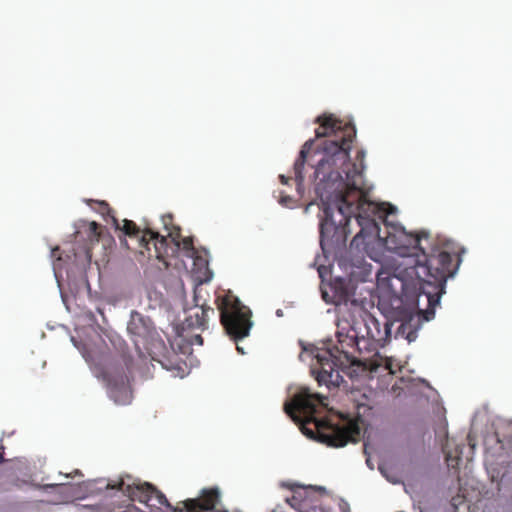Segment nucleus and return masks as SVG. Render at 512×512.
<instances>
[{
	"label": "nucleus",
	"instance_id": "obj_1",
	"mask_svg": "<svg viewBox=\"0 0 512 512\" xmlns=\"http://www.w3.org/2000/svg\"><path fill=\"white\" fill-rule=\"evenodd\" d=\"M320 124L316 137H328L324 155L315 167V193L320 200L323 218L320 222V243L346 234L351 218L360 230L351 245L378 241L401 258L395 276L401 280L420 282L419 297L425 296L428 307L424 319L431 320L440 298L445 293L447 279L454 276L461 262L460 255L451 251L450 242L433 243L428 232L407 233L404 228L390 226L387 216L394 209L386 203L368 199L361 188L365 152L357 151V162L349 160L351 144L356 137L355 126L342 123L333 115L317 118Z\"/></svg>",
	"mask_w": 512,
	"mask_h": 512
},
{
	"label": "nucleus",
	"instance_id": "obj_2",
	"mask_svg": "<svg viewBox=\"0 0 512 512\" xmlns=\"http://www.w3.org/2000/svg\"><path fill=\"white\" fill-rule=\"evenodd\" d=\"M327 400L326 396L303 390L294 396L291 403L285 404L284 410L300 424L301 432L311 439L335 448L357 442L361 435L357 419L339 425L316 417L319 407H327Z\"/></svg>",
	"mask_w": 512,
	"mask_h": 512
},
{
	"label": "nucleus",
	"instance_id": "obj_3",
	"mask_svg": "<svg viewBox=\"0 0 512 512\" xmlns=\"http://www.w3.org/2000/svg\"><path fill=\"white\" fill-rule=\"evenodd\" d=\"M123 491L133 501H138L150 508L165 506L172 512H211L220 503V491L217 487L204 488L197 498L187 499L172 506L166 496L154 485L148 482L125 484L121 480L117 485L112 486Z\"/></svg>",
	"mask_w": 512,
	"mask_h": 512
},
{
	"label": "nucleus",
	"instance_id": "obj_4",
	"mask_svg": "<svg viewBox=\"0 0 512 512\" xmlns=\"http://www.w3.org/2000/svg\"><path fill=\"white\" fill-rule=\"evenodd\" d=\"M215 303L220 312V322L227 334L234 341L247 337L252 327L251 310L231 291L217 296Z\"/></svg>",
	"mask_w": 512,
	"mask_h": 512
},
{
	"label": "nucleus",
	"instance_id": "obj_5",
	"mask_svg": "<svg viewBox=\"0 0 512 512\" xmlns=\"http://www.w3.org/2000/svg\"><path fill=\"white\" fill-rule=\"evenodd\" d=\"M133 359L126 354L110 361L103 371V379L109 388L110 396L116 403H126L131 395L129 373Z\"/></svg>",
	"mask_w": 512,
	"mask_h": 512
},
{
	"label": "nucleus",
	"instance_id": "obj_6",
	"mask_svg": "<svg viewBox=\"0 0 512 512\" xmlns=\"http://www.w3.org/2000/svg\"><path fill=\"white\" fill-rule=\"evenodd\" d=\"M111 224L116 230L122 231L125 236L137 239L139 246L146 249L148 252L151 250L150 244L152 243L157 259L164 261V259L168 257L167 238L161 236L158 232H154L151 229L141 231L134 221L124 219L120 222L115 215H111Z\"/></svg>",
	"mask_w": 512,
	"mask_h": 512
},
{
	"label": "nucleus",
	"instance_id": "obj_7",
	"mask_svg": "<svg viewBox=\"0 0 512 512\" xmlns=\"http://www.w3.org/2000/svg\"><path fill=\"white\" fill-rule=\"evenodd\" d=\"M365 333L361 337L363 341L365 338L369 342V346L376 348V346H384L391 335V324L385 321L383 324L379 322L373 315L367 314L364 319Z\"/></svg>",
	"mask_w": 512,
	"mask_h": 512
},
{
	"label": "nucleus",
	"instance_id": "obj_8",
	"mask_svg": "<svg viewBox=\"0 0 512 512\" xmlns=\"http://www.w3.org/2000/svg\"><path fill=\"white\" fill-rule=\"evenodd\" d=\"M317 362L320 366L317 372L318 383L325 384L326 386H338L339 381L342 379L338 368V359L331 353L330 350L317 355Z\"/></svg>",
	"mask_w": 512,
	"mask_h": 512
},
{
	"label": "nucleus",
	"instance_id": "obj_9",
	"mask_svg": "<svg viewBox=\"0 0 512 512\" xmlns=\"http://www.w3.org/2000/svg\"><path fill=\"white\" fill-rule=\"evenodd\" d=\"M127 330L136 349L141 353V348H146L148 339L152 335L150 320L138 312H133Z\"/></svg>",
	"mask_w": 512,
	"mask_h": 512
},
{
	"label": "nucleus",
	"instance_id": "obj_10",
	"mask_svg": "<svg viewBox=\"0 0 512 512\" xmlns=\"http://www.w3.org/2000/svg\"><path fill=\"white\" fill-rule=\"evenodd\" d=\"M215 311L212 307L201 305L196 307L193 312L185 320V324L189 328H197L205 330L208 327V319L210 315H214Z\"/></svg>",
	"mask_w": 512,
	"mask_h": 512
},
{
	"label": "nucleus",
	"instance_id": "obj_11",
	"mask_svg": "<svg viewBox=\"0 0 512 512\" xmlns=\"http://www.w3.org/2000/svg\"><path fill=\"white\" fill-rule=\"evenodd\" d=\"M174 218L172 214H165L162 216V223L165 228V230L168 232V237L173 242L174 246H170L168 244V256L174 255L177 250L180 248V232L181 228L180 226L174 224Z\"/></svg>",
	"mask_w": 512,
	"mask_h": 512
},
{
	"label": "nucleus",
	"instance_id": "obj_12",
	"mask_svg": "<svg viewBox=\"0 0 512 512\" xmlns=\"http://www.w3.org/2000/svg\"><path fill=\"white\" fill-rule=\"evenodd\" d=\"M421 326L420 318L409 316L398 327L397 333L403 336L408 342H413L417 338V332Z\"/></svg>",
	"mask_w": 512,
	"mask_h": 512
},
{
	"label": "nucleus",
	"instance_id": "obj_13",
	"mask_svg": "<svg viewBox=\"0 0 512 512\" xmlns=\"http://www.w3.org/2000/svg\"><path fill=\"white\" fill-rule=\"evenodd\" d=\"M312 147V142L308 141L303 146L299 153L298 159L294 163V175H295V181L297 183V189L299 190L300 187L303 184L304 176H303V169L305 166V163L307 161V155L310 153Z\"/></svg>",
	"mask_w": 512,
	"mask_h": 512
},
{
	"label": "nucleus",
	"instance_id": "obj_14",
	"mask_svg": "<svg viewBox=\"0 0 512 512\" xmlns=\"http://www.w3.org/2000/svg\"><path fill=\"white\" fill-rule=\"evenodd\" d=\"M99 225L92 221L90 222L86 227L84 233L87 236V240L89 244H86L85 246V253L86 256L90 259L91 258V248L92 245L99 242L100 239V231H99Z\"/></svg>",
	"mask_w": 512,
	"mask_h": 512
},
{
	"label": "nucleus",
	"instance_id": "obj_15",
	"mask_svg": "<svg viewBox=\"0 0 512 512\" xmlns=\"http://www.w3.org/2000/svg\"><path fill=\"white\" fill-rule=\"evenodd\" d=\"M180 248L184 251V254L188 258H194L198 260L197 250L194 247V242L192 237H182L180 235Z\"/></svg>",
	"mask_w": 512,
	"mask_h": 512
},
{
	"label": "nucleus",
	"instance_id": "obj_16",
	"mask_svg": "<svg viewBox=\"0 0 512 512\" xmlns=\"http://www.w3.org/2000/svg\"><path fill=\"white\" fill-rule=\"evenodd\" d=\"M98 206V212L104 216L107 222H111V215H115L114 210L105 201H99Z\"/></svg>",
	"mask_w": 512,
	"mask_h": 512
},
{
	"label": "nucleus",
	"instance_id": "obj_17",
	"mask_svg": "<svg viewBox=\"0 0 512 512\" xmlns=\"http://www.w3.org/2000/svg\"><path fill=\"white\" fill-rule=\"evenodd\" d=\"M460 455H461V451H458L457 449H456L455 456L449 451L445 452V460L447 462L448 467L456 468L459 465V462L461 460Z\"/></svg>",
	"mask_w": 512,
	"mask_h": 512
},
{
	"label": "nucleus",
	"instance_id": "obj_18",
	"mask_svg": "<svg viewBox=\"0 0 512 512\" xmlns=\"http://www.w3.org/2000/svg\"><path fill=\"white\" fill-rule=\"evenodd\" d=\"M291 197L290 196H284V197H281L280 199V203L282 205H287L290 201H291Z\"/></svg>",
	"mask_w": 512,
	"mask_h": 512
},
{
	"label": "nucleus",
	"instance_id": "obj_19",
	"mask_svg": "<svg viewBox=\"0 0 512 512\" xmlns=\"http://www.w3.org/2000/svg\"><path fill=\"white\" fill-rule=\"evenodd\" d=\"M460 499L461 497L459 495L452 498V505L455 507V509H457L458 504L461 502Z\"/></svg>",
	"mask_w": 512,
	"mask_h": 512
},
{
	"label": "nucleus",
	"instance_id": "obj_20",
	"mask_svg": "<svg viewBox=\"0 0 512 512\" xmlns=\"http://www.w3.org/2000/svg\"><path fill=\"white\" fill-rule=\"evenodd\" d=\"M384 362H385V368L392 373L393 372V368H392L391 361L389 359H385Z\"/></svg>",
	"mask_w": 512,
	"mask_h": 512
},
{
	"label": "nucleus",
	"instance_id": "obj_21",
	"mask_svg": "<svg viewBox=\"0 0 512 512\" xmlns=\"http://www.w3.org/2000/svg\"><path fill=\"white\" fill-rule=\"evenodd\" d=\"M279 179L281 181L282 184H288V181L291 179L290 177H286L284 175H280L279 176Z\"/></svg>",
	"mask_w": 512,
	"mask_h": 512
},
{
	"label": "nucleus",
	"instance_id": "obj_22",
	"mask_svg": "<svg viewBox=\"0 0 512 512\" xmlns=\"http://www.w3.org/2000/svg\"><path fill=\"white\" fill-rule=\"evenodd\" d=\"M194 341L195 343L199 344V345H202L203 344V338L200 336V335H196L194 337Z\"/></svg>",
	"mask_w": 512,
	"mask_h": 512
},
{
	"label": "nucleus",
	"instance_id": "obj_23",
	"mask_svg": "<svg viewBox=\"0 0 512 512\" xmlns=\"http://www.w3.org/2000/svg\"><path fill=\"white\" fill-rule=\"evenodd\" d=\"M5 462V459H4V447L3 446H0V464Z\"/></svg>",
	"mask_w": 512,
	"mask_h": 512
},
{
	"label": "nucleus",
	"instance_id": "obj_24",
	"mask_svg": "<svg viewBox=\"0 0 512 512\" xmlns=\"http://www.w3.org/2000/svg\"><path fill=\"white\" fill-rule=\"evenodd\" d=\"M237 350H238V352H240L241 354H245V352H244L243 348H242V347H240V346H238V345H237Z\"/></svg>",
	"mask_w": 512,
	"mask_h": 512
},
{
	"label": "nucleus",
	"instance_id": "obj_25",
	"mask_svg": "<svg viewBox=\"0 0 512 512\" xmlns=\"http://www.w3.org/2000/svg\"><path fill=\"white\" fill-rule=\"evenodd\" d=\"M356 342V345L359 347L360 346V343H361V340H359L358 338L356 340H354Z\"/></svg>",
	"mask_w": 512,
	"mask_h": 512
},
{
	"label": "nucleus",
	"instance_id": "obj_26",
	"mask_svg": "<svg viewBox=\"0 0 512 512\" xmlns=\"http://www.w3.org/2000/svg\"><path fill=\"white\" fill-rule=\"evenodd\" d=\"M81 234H82L81 231H77V236L76 237H79Z\"/></svg>",
	"mask_w": 512,
	"mask_h": 512
},
{
	"label": "nucleus",
	"instance_id": "obj_27",
	"mask_svg": "<svg viewBox=\"0 0 512 512\" xmlns=\"http://www.w3.org/2000/svg\"><path fill=\"white\" fill-rule=\"evenodd\" d=\"M366 463L369 465V464H371V461H369V459H367Z\"/></svg>",
	"mask_w": 512,
	"mask_h": 512
},
{
	"label": "nucleus",
	"instance_id": "obj_28",
	"mask_svg": "<svg viewBox=\"0 0 512 512\" xmlns=\"http://www.w3.org/2000/svg\"><path fill=\"white\" fill-rule=\"evenodd\" d=\"M366 463L369 465V464H371V461H369V459H367Z\"/></svg>",
	"mask_w": 512,
	"mask_h": 512
}]
</instances>
